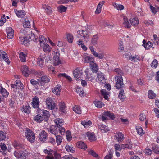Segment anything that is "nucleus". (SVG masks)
<instances>
[{
  "mask_svg": "<svg viewBox=\"0 0 159 159\" xmlns=\"http://www.w3.org/2000/svg\"><path fill=\"white\" fill-rule=\"evenodd\" d=\"M44 57H42L39 56L37 59V63L38 65L41 67H42L43 66V59Z\"/></svg>",
  "mask_w": 159,
  "mask_h": 159,
  "instance_id": "obj_38",
  "label": "nucleus"
},
{
  "mask_svg": "<svg viewBox=\"0 0 159 159\" xmlns=\"http://www.w3.org/2000/svg\"><path fill=\"white\" fill-rule=\"evenodd\" d=\"M15 12L18 17L22 18L25 14V12L24 10L18 11L17 9L14 10Z\"/></svg>",
  "mask_w": 159,
  "mask_h": 159,
  "instance_id": "obj_24",
  "label": "nucleus"
},
{
  "mask_svg": "<svg viewBox=\"0 0 159 159\" xmlns=\"http://www.w3.org/2000/svg\"><path fill=\"white\" fill-rule=\"evenodd\" d=\"M20 43L21 44L27 45L29 41L26 38L24 37H20Z\"/></svg>",
  "mask_w": 159,
  "mask_h": 159,
  "instance_id": "obj_49",
  "label": "nucleus"
},
{
  "mask_svg": "<svg viewBox=\"0 0 159 159\" xmlns=\"http://www.w3.org/2000/svg\"><path fill=\"white\" fill-rule=\"evenodd\" d=\"M57 128L56 126L51 127L49 129H48V130L56 136L58 134V131Z\"/></svg>",
  "mask_w": 159,
  "mask_h": 159,
  "instance_id": "obj_26",
  "label": "nucleus"
},
{
  "mask_svg": "<svg viewBox=\"0 0 159 159\" xmlns=\"http://www.w3.org/2000/svg\"><path fill=\"white\" fill-rule=\"evenodd\" d=\"M152 149L154 152L156 153H159V144H156L154 146H152Z\"/></svg>",
  "mask_w": 159,
  "mask_h": 159,
  "instance_id": "obj_61",
  "label": "nucleus"
},
{
  "mask_svg": "<svg viewBox=\"0 0 159 159\" xmlns=\"http://www.w3.org/2000/svg\"><path fill=\"white\" fill-rule=\"evenodd\" d=\"M103 115L109 117L112 120H114L115 118V116L114 114L109 111H107L104 112Z\"/></svg>",
  "mask_w": 159,
  "mask_h": 159,
  "instance_id": "obj_46",
  "label": "nucleus"
},
{
  "mask_svg": "<svg viewBox=\"0 0 159 159\" xmlns=\"http://www.w3.org/2000/svg\"><path fill=\"white\" fill-rule=\"evenodd\" d=\"M94 58L92 56H87L84 57V61L86 63L89 62L90 64V62L93 61H94Z\"/></svg>",
  "mask_w": 159,
  "mask_h": 159,
  "instance_id": "obj_29",
  "label": "nucleus"
},
{
  "mask_svg": "<svg viewBox=\"0 0 159 159\" xmlns=\"http://www.w3.org/2000/svg\"><path fill=\"white\" fill-rule=\"evenodd\" d=\"M59 55L60 54L59 51H56V52H55V54L53 57L54 60L53 64L54 66H56L61 63V61L59 59Z\"/></svg>",
  "mask_w": 159,
  "mask_h": 159,
  "instance_id": "obj_12",
  "label": "nucleus"
},
{
  "mask_svg": "<svg viewBox=\"0 0 159 159\" xmlns=\"http://www.w3.org/2000/svg\"><path fill=\"white\" fill-rule=\"evenodd\" d=\"M67 9V7L62 5H60L58 7V9L61 13L66 12Z\"/></svg>",
  "mask_w": 159,
  "mask_h": 159,
  "instance_id": "obj_55",
  "label": "nucleus"
},
{
  "mask_svg": "<svg viewBox=\"0 0 159 159\" xmlns=\"http://www.w3.org/2000/svg\"><path fill=\"white\" fill-rule=\"evenodd\" d=\"M78 37L80 38V36H82L84 39L88 40L89 39L90 32L86 30H79L77 32Z\"/></svg>",
  "mask_w": 159,
  "mask_h": 159,
  "instance_id": "obj_6",
  "label": "nucleus"
},
{
  "mask_svg": "<svg viewBox=\"0 0 159 159\" xmlns=\"http://www.w3.org/2000/svg\"><path fill=\"white\" fill-rule=\"evenodd\" d=\"M130 22L131 25L134 26H137L139 23V20L137 17L130 19Z\"/></svg>",
  "mask_w": 159,
  "mask_h": 159,
  "instance_id": "obj_25",
  "label": "nucleus"
},
{
  "mask_svg": "<svg viewBox=\"0 0 159 159\" xmlns=\"http://www.w3.org/2000/svg\"><path fill=\"white\" fill-rule=\"evenodd\" d=\"M115 140L119 142L122 141L125 139L123 134L121 132H118L115 134L114 136Z\"/></svg>",
  "mask_w": 159,
  "mask_h": 159,
  "instance_id": "obj_16",
  "label": "nucleus"
},
{
  "mask_svg": "<svg viewBox=\"0 0 159 159\" xmlns=\"http://www.w3.org/2000/svg\"><path fill=\"white\" fill-rule=\"evenodd\" d=\"M39 83L41 86L47 83H48L50 81L49 77L46 75L42 76L40 80H39Z\"/></svg>",
  "mask_w": 159,
  "mask_h": 159,
  "instance_id": "obj_11",
  "label": "nucleus"
},
{
  "mask_svg": "<svg viewBox=\"0 0 159 159\" xmlns=\"http://www.w3.org/2000/svg\"><path fill=\"white\" fill-rule=\"evenodd\" d=\"M21 71L22 74L25 77L28 76L29 70L26 66L24 65L22 66L21 69Z\"/></svg>",
  "mask_w": 159,
  "mask_h": 159,
  "instance_id": "obj_22",
  "label": "nucleus"
},
{
  "mask_svg": "<svg viewBox=\"0 0 159 159\" xmlns=\"http://www.w3.org/2000/svg\"><path fill=\"white\" fill-rule=\"evenodd\" d=\"M78 0H62L59 1L58 2V3L59 4L67 3L69 2L70 1H71V2H75L78 1Z\"/></svg>",
  "mask_w": 159,
  "mask_h": 159,
  "instance_id": "obj_57",
  "label": "nucleus"
},
{
  "mask_svg": "<svg viewBox=\"0 0 159 159\" xmlns=\"http://www.w3.org/2000/svg\"><path fill=\"white\" fill-rule=\"evenodd\" d=\"M95 106L98 108H102L104 106V104L100 101L96 100L94 102Z\"/></svg>",
  "mask_w": 159,
  "mask_h": 159,
  "instance_id": "obj_39",
  "label": "nucleus"
},
{
  "mask_svg": "<svg viewBox=\"0 0 159 159\" xmlns=\"http://www.w3.org/2000/svg\"><path fill=\"white\" fill-rule=\"evenodd\" d=\"M41 47H43V51L45 52H50L52 49L48 44H45V43H44V45Z\"/></svg>",
  "mask_w": 159,
  "mask_h": 159,
  "instance_id": "obj_31",
  "label": "nucleus"
},
{
  "mask_svg": "<svg viewBox=\"0 0 159 159\" xmlns=\"http://www.w3.org/2000/svg\"><path fill=\"white\" fill-rule=\"evenodd\" d=\"M23 26L25 28H29L30 26V22L29 20L25 19L23 23Z\"/></svg>",
  "mask_w": 159,
  "mask_h": 159,
  "instance_id": "obj_54",
  "label": "nucleus"
},
{
  "mask_svg": "<svg viewBox=\"0 0 159 159\" xmlns=\"http://www.w3.org/2000/svg\"><path fill=\"white\" fill-rule=\"evenodd\" d=\"M77 146L78 148L84 149H85L87 148V146L84 143L81 141L78 142Z\"/></svg>",
  "mask_w": 159,
  "mask_h": 159,
  "instance_id": "obj_30",
  "label": "nucleus"
},
{
  "mask_svg": "<svg viewBox=\"0 0 159 159\" xmlns=\"http://www.w3.org/2000/svg\"><path fill=\"white\" fill-rule=\"evenodd\" d=\"M99 127L102 132H106L109 130L108 127L104 125H101Z\"/></svg>",
  "mask_w": 159,
  "mask_h": 159,
  "instance_id": "obj_53",
  "label": "nucleus"
},
{
  "mask_svg": "<svg viewBox=\"0 0 159 159\" xmlns=\"http://www.w3.org/2000/svg\"><path fill=\"white\" fill-rule=\"evenodd\" d=\"M47 138V133L44 130H42L39 135V139L41 141H45Z\"/></svg>",
  "mask_w": 159,
  "mask_h": 159,
  "instance_id": "obj_14",
  "label": "nucleus"
},
{
  "mask_svg": "<svg viewBox=\"0 0 159 159\" xmlns=\"http://www.w3.org/2000/svg\"><path fill=\"white\" fill-rule=\"evenodd\" d=\"M76 92L81 96H84V95L83 88L81 87H77L76 89Z\"/></svg>",
  "mask_w": 159,
  "mask_h": 159,
  "instance_id": "obj_44",
  "label": "nucleus"
},
{
  "mask_svg": "<svg viewBox=\"0 0 159 159\" xmlns=\"http://www.w3.org/2000/svg\"><path fill=\"white\" fill-rule=\"evenodd\" d=\"M59 106L60 110L63 113L65 112V109L66 108L65 104L64 102H62L59 103Z\"/></svg>",
  "mask_w": 159,
  "mask_h": 159,
  "instance_id": "obj_36",
  "label": "nucleus"
},
{
  "mask_svg": "<svg viewBox=\"0 0 159 159\" xmlns=\"http://www.w3.org/2000/svg\"><path fill=\"white\" fill-rule=\"evenodd\" d=\"M158 61L157 60L155 59L151 63V65L152 68H156L157 66Z\"/></svg>",
  "mask_w": 159,
  "mask_h": 159,
  "instance_id": "obj_62",
  "label": "nucleus"
},
{
  "mask_svg": "<svg viewBox=\"0 0 159 159\" xmlns=\"http://www.w3.org/2000/svg\"><path fill=\"white\" fill-rule=\"evenodd\" d=\"M27 54L23 52H20L19 54V58L22 62H25L26 61Z\"/></svg>",
  "mask_w": 159,
  "mask_h": 159,
  "instance_id": "obj_32",
  "label": "nucleus"
},
{
  "mask_svg": "<svg viewBox=\"0 0 159 159\" xmlns=\"http://www.w3.org/2000/svg\"><path fill=\"white\" fill-rule=\"evenodd\" d=\"M39 42L40 46H42L44 45V43L47 42V39L43 35H40L39 37V39H38V42Z\"/></svg>",
  "mask_w": 159,
  "mask_h": 159,
  "instance_id": "obj_23",
  "label": "nucleus"
},
{
  "mask_svg": "<svg viewBox=\"0 0 159 159\" xmlns=\"http://www.w3.org/2000/svg\"><path fill=\"white\" fill-rule=\"evenodd\" d=\"M90 66L91 71L93 73H96L97 72L98 70V67L94 61L90 62Z\"/></svg>",
  "mask_w": 159,
  "mask_h": 159,
  "instance_id": "obj_17",
  "label": "nucleus"
},
{
  "mask_svg": "<svg viewBox=\"0 0 159 159\" xmlns=\"http://www.w3.org/2000/svg\"><path fill=\"white\" fill-rule=\"evenodd\" d=\"M123 19V26L127 28H130L131 27V25L129 24L128 19L127 16H125L123 15L121 16Z\"/></svg>",
  "mask_w": 159,
  "mask_h": 159,
  "instance_id": "obj_15",
  "label": "nucleus"
},
{
  "mask_svg": "<svg viewBox=\"0 0 159 159\" xmlns=\"http://www.w3.org/2000/svg\"><path fill=\"white\" fill-rule=\"evenodd\" d=\"M73 111L77 114H80L81 113V111L78 105L75 106L73 108Z\"/></svg>",
  "mask_w": 159,
  "mask_h": 159,
  "instance_id": "obj_52",
  "label": "nucleus"
},
{
  "mask_svg": "<svg viewBox=\"0 0 159 159\" xmlns=\"http://www.w3.org/2000/svg\"><path fill=\"white\" fill-rule=\"evenodd\" d=\"M15 83L16 85V89H23V84L21 83V81L19 80H16Z\"/></svg>",
  "mask_w": 159,
  "mask_h": 159,
  "instance_id": "obj_41",
  "label": "nucleus"
},
{
  "mask_svg": "<svg viewBox=\"0 0 159 159\" xmlns=\"http://www.w3.org/2000/svg\"><path fill=\"white\" fill-rule=\"evenodd\" d=\"M39 100L37 97L35 96L33 98L32 105L34 108H38L39 106Z\"/></svg>",
  "mask_w": 159,
  "mask_h": 159,
  "instance_id": "obj_19",
  "label": "nucleus"
},
{
  "mask_svg": "<svg viewBox=\"0 0 159 159\" xmlns=\"http://www.w3.org/2000/svg\"><path fill=\"white\" fill-rule=\"evenodd\" d=\"M7 37L9 39H12L14 36V30L11 27H7L6 29Z\"/></svg>",
  "mask_w": 159,
  "mask_h": 159,
  "instance_id": "obj_20",
  "label": "nucleus"
},
{
  "mask_svg": "<svg viewBox=\"0 0 159 159\" xmlns=\"http://www.w3.org/2000/svg\"><path fill=\"white\" fill-rule=\"evenodd\" d=\"M66 150L69 152L73 153L75 152V149L72 146L67 145L65 147Z\"/></svg>",
  "mask_w": 159,
  "mask_h": 159,
  "instance_id": "obj_48",
  "label": "nucleus"
},
{
  "mask_svg": "<svg viewBox=\"0 0 159 159\" xmlns=\"http://www.w3.org/2000/svg\"><path fill=\"white\" fill-rule=\"evenodd\" d=\"M0 93L2 94V96L5 98L7 97L9 94V92L4 88L1 90Z\"/></svg>",
  "mask_w": 159,
  "mask_h": 159,
  "instance_id": "obj_47",
  "label": "nucleus"
},
{
  "mask_svg": "<svg viewBox=\"0 0 159 159\" xmlns=\"http://www.w3.org/2000/svg\"><path fill=\"white\" fill-rule=\"evenodd\" d=\"M34 120L40 123L43 120V118L39 114H38L34 117Z\"/></svg>",
  "mask_w": 159,
  "mask_h": 159,
  "instance_id": "obj_50",
  "label": "nucleus"
},
{
  "mask_svg": "<svg viewBox=\"0 0 159 159\" xmlns=\"http://www.w3.org/2000/svg\"><path fill=\"white\" fill-rule=\"evenodd\" d=\"M56 142L58 145H60L62 141V137L60 135H57L56 136Z\"/></svg>",
  "mask_w": 159,
  "mask_h": 159,
  "instance_id": "obj_56",
  "label": "nucleus"
},
{
  "mask_svg": "<svg viewBox=\"0 0 159 159\" xmlns=\"http://www.w3.org/2000/svg\"><path fill=\"white\" fill-rule=\"evenodd\" d=\"M129 59L132 61L136 62L140 61L141 58L138 55H135L134 56L131 55L129 57Z\"/></svg>",
  "mask_w": 159,
  "mask_h": 159,
  "instance_id": "obj_28",
  "label": "nucleus"
},
{
  "mask_svg": "<svg viewBox=\"0 0 159 159\" xmlns=\"http://www.w3.org/2000/svg\"><path fill=\"white\" fill-rule=\"evenodd\" d=\"M81 124L84 128H87L92 125V123L90 120H84L81 121Z\"/></svg>",
  "mask_w": 159,
  "mask_h": 159,
  "instance_id": "obj_33",
  "label": "nucleus"
},
{
  "mask_svg": "<svg viewBox=\"0 0 159 159\" xmlns=\"http://www.w3.org/2000/svg\"><path fill=\"white\" fill-rule=\"evenodd\" d=\"M67 38L68 42L70 43H72L73 40V35L70 34H67Z\"/></svg>",
  "mask_w": 159,
  "mask_h": 159,
  "instance_id": "obj_60",
  "label": "nucleus"
},
{
  "mask_svg": "<svg viewBox=\"0 0 159 159\" xmlns=\"http://www.w3.org/2000/svg\"><path fill=\"white\" fill-rule=\"evenodd\" d=\"M66 139L68 141H70L71 140L72 137L71 132L70 131L68 130L66 131Z\"/></svg>",
  "mask_w": 159,
  "mask_h": 159,
  "instance_id": "obj_58",
  "label": "nucleus"
},
{
  "mask_svg": "<svg viewBox=\"0 0 159 159\" xmlns=\"http://www.w3.org/2000/svg\"><path fill=\"white\" fill-rule=\"evenodd\" d=\"M58 76L59 78H61V77H64L70 81H72V79L71 77L68 76L65 73H60L58 75Z\"/></svg>",
  "mask_w": 159,
  "mask_h": 159,
  "instance_id": "obj_40",
  "label": "nucleus"
},
{
  "mask_svg": "<svg viewBox=\"0 0 159 159\" xmlns=\"http://www.w3.org/2000/svg\"><path fill=\"white\" fill-rule=\"evenodd\" d=\"M29 37L30 39L31 40L35 42H38V38L37 36H35L34 34L32 33H30L29 34Z\"/></svg>",
  "mask_w": 159,
  "mask_h": 159,
  "instance_id": "obj_43",
  "label": "nucleus"
},
{
  "mask_svg": "<svg viewBox=\"0 0 159 159\" xmlns=\"http://www.w3.org/2000/svg\"><path fill=\"white\" fill-rule=\"evenodd\" d=\"M96 81L100 84L102 85L106 82V80L103 74L100 72H99L97 74Z\"/></svg>",
  "mask_w": 159,
  "mask_h": 159,
  "instance_id": "obj_8",
  "label": "nucleus"
},
{
  "mask_svg": "<svg viewBox=\"0 0 159 159\" xmlns=\"http://www.w3.org/2000/svg\"><path fill=\"white\" fill-rule=\"evenodd\" d=\"M89 49L91 51L92 54L94 56L98 58L99 59H102L104 58L103 53H98L95 50V48L93 46H91L89 47Z\"/></svg>",
  "mask_w": 159,
  "mask_h": 159,
  "instance_id": "obj_9",
  "label": "nucleus"
},
{
  "mask_svg": "<svg viewBox=\"0 0 159 159\" xmlns=\"http://www.w3.org/2000/svg\"><path fill=\"white\" fill-rule=\"evenodd\" d=\"M62 88L61 85L58 84L52 89V92L53 93L57 95H59Z\"/></svg>",
  "mask_w": 159,
  "mask_h": 159,
  "instance_id": "obj_21",
  "label": "nucleus"
},
{
  "mask_svg": "<svg viewBox=\"0 0 159 159\" xmlns=\"http://www.w3.org/2000/svg\"><path fill=\"white\" fill-rule=\"evenodd\" d=\"M89 140L91 141H94L96 140V138L94 133L88 132L86 134Z\"/></svg>",
  "mask_w": 159,
  "mask_h": 159,
  "instance_id": "obj_27",
  "label": "nucleus"
},
{
  "mask_svg": "<svg viewBox=\"0 0 159 159\" xmlns=\"http://www.w3.org/2000/svg\"><path fill=\"white\" fill-rule=\"evenodd\" d=\"M136 129L138 134L139 135L141 136L144 134V132H143V130L141 126H136Z\"/></svg>",
  "mask_w": 159,
  "mask_h": 159,
  "instance_id": "obj_51",
  "label": "nucleus"
},
{
  "mask_svg": "<svg viewBox=\"0 0 159 159\" xmlns=\"http://www.w3.org/2000/svg\"><path fill=\"white\" fill-rule=\"evenodd\" d=\"M0 59H3L8 64L10 63V61L8 58L7 55L3 51L0 50Z\"/></svg>",
  "mask_w": 159,
  "mask_h": 159,
  "instance_id": "obj_18",
  "label": "nucleus"
},
{
  "mask_svg": "<svg viewBox=\"0 0 159 159\" xmlns=\"http://www.w3.org/2000/svg\"><path fill=\"white\" fill-rule=\"evenodd\" d=\"M101 92L105 99L108 100L109 99L108 95H109V93L107 92L106 90L104 89L101 90Z\"/></svg>",
  "mask_w": 159,
  "mask_h": 159,
  "instance_id": "obj_37",
  "label": "nucleus"
},
{
  "mask_svg": "<svg viewBox=\"0 0 159 159\" xmlns=\"http://www.w3.org/2000/svg\"><path fill=\"white\" fill-rule=\"evenodd\" d=\"M73 73L75 80H78L82 76L83 71L81 69L77 68L73 71Z\"/></svg>",
  "mask_w": 159,
  "mask_h": 159,
  "instance_id": "obj_5",
  "label": "nucleus"
},
{
  "mask_svg": "<svg viewBox=\"0 0 159 159\" xmlns=\"http://www.w3.org/2000/svg\"><path fill=\"white\" fill-rule=\"evenodd\" d=\"M45 102L48 108L50 110H53L55 108V104L52 98L49 97L47 98Z\"/></svg>",
  "mask_w": 159,
  "mask_h": 159,
  "instance_id": "obj_7",
  "label": "nucleus"
},
{
  "mask_svg": "<svg viewBox=\"0 0 159 159\" xmlns=\"http://www.w3.org/2000/svg\"><path fill=\"white\" fill-rule=\"evenodd\" d=\"M52 154L54 155L55 159H60L61 157V155L60 154L56 152L53 151Z\"/></svg>",
  "mask_w": 159,
  "mask_h": 159,
  "instance_id": "obj_63",
  "label": "nucleus"
},
{
  "mask_svg": "<svg viewBox=\"0 0 159 159\" xmlns=\"http://www.w3.org/2000/svg\"><path fill=\"white\" fill-rule=\"evenodd\" d=\"M25 136L29 142L32 143L34 142L35 139V134L30 129L27 128L25 132Z\"/></svg>",
  "mask_w": 159,
  "mask_h": 159,
  "instance_id": "obj_3",
  "label": "nucleus"
},
{
  "mask_svg": "<svg viewBox=\"0 0 159 159\" xmlns=\"http://www.w3.org/2000/svg\"><path fill=\"white\" fill-rule=\"evenodd\" d=\"M115 79L116 80L115 87L118 89H120L122 88L124 86V84L123 83V79L121 75L116 76Z\"/></svg>",
  "mask_w": 159,
  "mask_h": 159,
  "instance_id": "obj_4",
  "label": "nucleus"
},
{
  "mask_svg": "<svg viewBox=\"0 0 159 159\" xmlns=\"http://www.w3.org/2000/svg\"><path fill=\"white\" fill-rule=\"evenodd\" d=\"M62 158L64 159H77V158L73 157L71 154L65 155L62 157Z\"/></svg>",
  "mask_w": 159,
  "mask_h": 159,
  "instance_id": "obj_64",
  "label": "nucleus"
},
{
  "mask_svg": "<svg viewBox=\"0 0 159 159\" xmlns=\"http://www.w3.org/2000/svg\"><path fill=\"white\" fill-rule=\"evenodd\" d=\"M98 40V36L97 35H94L93 36L92 39V44L95 45L97 44V42Z\"/></svg>",
  "mask_w": 159,
  "mask_h": 159,
  "instance_id": "obj_59",
  "label": "nucleus"
},
{
  "mask_svg": "<svg viewBox=\"0 0 159 159\" xmlns=\"http://www.w3.org/2000/svg\"><path fill=\"white\" fill-rule=\"evenodd\" d=\"M17 149H21V150H17L14 152V154L17 159H26L27 154L25 149L26 146L20 144H16L14 145Z\"/></svg>",
  "mask_w": 159,
  "mask_h": 159,
  "instance_id": "obj_1",
  "label": "nucleus"
},
{
  "mask_svg": "<svg viewBox=\"0 0 159 159\" xmlns=\"http://www.w3.org/2000/svg\"><path fill=\"white\" fill-rule=\"evenodd\" d=\"M86 74V79L90 81H92L95 79V76L94 74L92 73L89 70L86 69L85 70Z\"/></svg>",
  "mask_w": 159,
  "mask_h": 159,
  "instance_id": "obj_10",
  "label": "nucleus"
},
{
  "mask_svg": "<svg viewBox=\"0 0 159 159\" xmlns=\"http://www.w3.org/2000/svg\"><path fill=\"white\" fill-rule=\"evenodd\" d=\"M63 122V120L61 119L58 118L54 120L55 126L58 128L60 133L61 135L64 134L65 132V128L62 127Z\"/></svg>",
  "mask_w": 159,
  "mask_h": 159,
  "instance_id": "obj_2",
  "label": "nucleus"
},
{
  "mask_svg": "<svg viewBox=\"0 0 159 159\" xmlns=\"http://www.w3.org/2000/svg\"><path fill=\"white\" fill-rule=\"evenodd\" d=\"M148 97L150 99H153L155 98L156 96L155 93L151 90L148 91Z\"/></svg>",
  "mask_w": 159,
  "mask_h": 159,
  "instance_id": "obj_42",
  "label": "nucleus"
},
{
  "mask_svg": "<svg viewBox=\"0 0 159 159\" xmlns=\"http://www.w3.org/2000/svg\"><path fill=\"white\" fill-rule=\"evenodd\" d=\"M38 113H39L40 114H42V115L43 116L45 120L46 121L47 120L50 116V114L49 112L47 110L43 109L41 110L40 109H38Z\"/></svg>",
  "mask_w": 159,
  "mask_h": 159,
  "instance_id": "obj_13",
  "label": "nucleus"
},
{
  "mask_svg": "<svg viewBox=\"0 0 159 159\" xmlns=\"http://www.w3.org/2000/svg\"><path fill=\"white\" fill-rule=\"evenodd\" d=\"M112 5L116 9L118 10H121L124 9V7L121 5L115 2L112 3Z\"/></svg>",
  "mask_w": 159,
  "mask_h": 159,
  "instance_id": "obj_35",
  "label": "nucleus"
},
{
  "mask_svg": "<svg viewBox=\"0 0 159 159\" xmlns=\"http://www.w3.org/2000/svg\"><path fill=\"white\" fill-rule=\"evenodd\" d=\"M22 112L27 113H29L30 111V107L29 106H23L21 109Z\"/></svg>",
  "mask_w": 159,
  "mask_h": 159,
  "instance_id": "obj_34",
  "label": "nucleus"
},
{
  "mask_svg": "<svg viewBox=\"0 0 159 159\" xmlns=\"http://www.w3.org/2000/svg\"><path fill=\"white\" fill-rule=\"evenodd\" d=\"M125 97V96L124 93V90L122 88H121L120 89L119 91L118 97L121 100L124 99Z\"/></svg>",
  "mask_w": 159,
  "mask_h": 159,
  "instance_id": "obj_45",
  "label": "nucleus"
}]
</instances>
